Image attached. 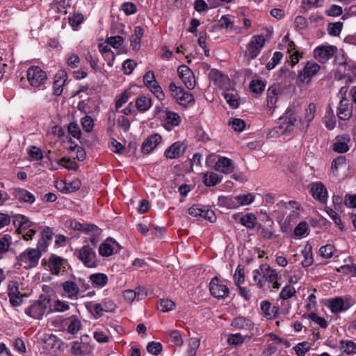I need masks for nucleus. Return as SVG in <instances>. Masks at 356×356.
Listing matches in <instances>:
<instances>
[{
	"label": "nucleus",
	"instance_id": "nucleus-23",
	"mask_svg": "<svg viewBox=\"0 0 356 356\" xmlns=\"http://www.w3.org/2000/svg\"><path fill=\"white\" fill-rule=\"evenodd\" d=\"M56 78L54 82V95L59 96L62 94L63 86L67 80V74L65 72H61L56 75Z\"/></svg>",
	"mask_w": 356,
	"mask_h": 356
},
{
	"label": "nucleus",
	"instance_id": "nucleus-30",
	"mask_svg": "<svg viewBox=\"0 0 356 356\" xmlns=\"http://www.w3.org/2000/svg\"><path fill=\"white\" fill-rule=\"evenodd\" d=\"M151 105V99L145 96H140L136 100V106L140 112H145L147 111L150 108Z\"/></svg>",
	"mask_w": 356,
	"mask_h": 356
},
{
	"label": "nucleus",
	"instance_id": "nucleus-6",
	"mask_svg": "<svg viewBox=\"0 0 356 356\" xmlns=\"http://www.w3.org/2000/svg\"><path fill=\"white\" fill-rule=\"evenodd\" d=\"M79 259L88 268H94L97 266L96 254L93 248L90 245H84L79 252Z\"/></svg>",
	"mask_w": 356,
	"mask_h": 356
},
{
	"label": "nucleus",
	"instance_id": "nucleus-38",
	"mask_svg": "<svg viewBox=\"0 0 356 356\" xmlns=\"http://www.w3.org/2000/svg\"><path fill=\"white\" fill-rule=\"evenodd\" d=\"M152 92L154 94V95L160 100H163L165 97V95L162 90V88L159 85L157 81L154 83L148 85L147 86Z\"/></svg>",
	"mask_w": 356,
	"mask_h": 356
},
{
	"label": "nucleus",
	"instance_id": "nucleus-54",
	"mask_svg": "<svg viewBox=\"0 0 356 356\" xmlns=\"http://www.w3.org/2000/svg\"><path fill=\"white\" fill-rule=\"evenodd\" d=\"M83 129L86 132H90L94 127L93 120L91 117L86 115L81 120Z\"/></svg>",
	"mask_w": 356,
	"mask_h": 356
},
{
	"label": "nucleus",
	"instance_id": "nucleus-24",
	"mask_svg": "<svg viewBox=\"0 0 356 356\" xmlns=\"http://www.w3.org/2000/svg\"><path fill=\"white\" fill-rule=\"evenodd\" d=\"M15 197L20 202L32 204L35 202L34 195L25 189H17L15 191Z\"/></svg>",
	"mask_w": 356,
	"mask_h": 356
},
{
	"label": "nucleus",
	"instance_id": "nucleus-37",
	"mask_svg": "<svg viewBox=\"0 0 356 356\" xmlns=\"http://www.w3.org/2000/svg\"><path fill=\"white\" fill-rule=\"evenodd\" d=\"M223 97L232 108H236L238 106L236 93H234L233 92H226L223 93Z\"/></svg>",
	"mask_w": 356,
	"mask_h": 356
},
{
	"label": "nucleus",
	"instance_id": "nucleus-20",
	"mask_svg": "<svg viewBox=\"0 0 356 356\" xmlns=\"http://www.w3.org/2000/svg\"><path fill=\"white\" fill-rule=\"evenodd\" d=\"M63 289L67 296L70 299H76L79 292V288L77 284L72 281H67L63 284Z\"/></svg>",
	"mask_w": 356,
	"mask_h": 356
},
{
	"label": "nucleus",
	"instance_id": "nucleus-18",
	"mask_svg": "<svg viewBox=\"0 0 356 356\" xmlns=\"http://www.w3.org/2000/svg\"><path fill=\"white\" fill-rule=\"evenodd\" d=\"M13 224L17 227V230L20 234L32 226V222L22 214H17L14 216Z\"/></svg>",
	"mask_w": 356,
	"mask_h": 356
},
{
	"label": "nucleus",
	"instance_id": "nucleus-8",
	"mask_svg": "<svg viewBox=\"0 0 356 356\" xmlns=\"http://www.w3.org/2000/svg\"><path fill=\"white\" fill-rule=\"evenodd\" d=\"M45 264L47 265L49 270L54 275H58L61 272L66 271L67 261L55 254H51Z\"/></svg>",
	"mask_w": 356,
	"mask_h": 356
},
{
	"label": "nucleus",
	"instance_id": "nucleus-10",
	"mask_svg": "<svg viewBox=\"0 0 356 356\" xmlns=\"http://www.w3.org/2000/svg\"><path fill=\"white\" fill-rule=\"evenodd\" d=\"M8 295L10 302L13 307L19 306L22 302L24 296L18 289V284L15 281H10L8 285Z\"/></svg>",
	"mask_w": 356,
	"mask_h": 356
},
{
	"label": "nucleus",
	"instance_id": "nucleus-15",
	"mask_svg": "<svg viewBox=\"0 0 356 356\" xmlns=\"http://www.w3.org/2000/svg\"><path fill=\"white\" fill-rule=\"evenodd\" d=\"M161 136L158 134H154L147 137L142 144L141 151L143 153L148 154L152 152L157 145L161 142Z\"/></svg>",
	"mask_w": 356,
	"mask_h": 356
},
{
	"label": "nucleus",
	"instance_id": "nucleus-33",
	"mask_svg": "<svg viewBox=\"0 0 356 356\" xmlns=\"http://www.w3.org/2000/svg\"><path fill=\"white\" fill-rule=\"evenodd\" d=\"M325 211L329 215V216L332 219V220L334 221V224L337 227H339V228L341 230H343V223L341 222L340 216L337 213L338 211H336L335 209H331V208H330L328 207H325Z\"/></svg>",
	"mask_w": 356,
	"mask_h": 356
},
{
	"label": "nucleus",
	"instance_id": "nucleus-57",
	"mask_svg": "<svg viewBox=\"0 0 356 356\" xmlns=\"http://www.w3.org/2000/svg\"><path fill=\"white\" fill-rule=\"evenodd\" d=\"M203 206L194 204L188 209V213L195 218H200L202 216Z\"/></svg>",
	"mask_w": 356,
	"mask_h": 356
},
{
	"label": "nucleus",
	"instance_id": "nucleus-21",
	"mask_svg": "<svg viewBox=\"0 0 356 356\" xmlns=\"http://www.w3.org/2000/svg\"><path fill=\"white\" fill-rule=\"evenodd\" d=\"M345 99H341L338 108L337 115L341 120H348L352 115V108L349 107L348 102H344Z\"/></svg>",
	"mask_w": 356,
	"mask_h": 356
},
{
	"label": "nucleus",
	"instance_id": "nucleus-1",
	"mask_svg": "<svg viewBox=\"0 0 356 356\" xmlns=\"http://www.w3.org/2000/svg\"><path fill=\"white\" fill-rule=\"evenodd\" d=\"M41 256L38 249L28 248L17 257V264L26 269H31L38 264Z\"/></svg>",
	"mask_w": 356,
	"mask_h": 356
},
{
	"label": "nucleus",
	"instance_id": "nucleus-48",
	"mask_svg": "<svg viewBox=\"0 0 356 356\" xmlns=\"http://www.w3.org/2000/svg\"><path fill=\"white\" fill-rule=\"evenodd\" d=\"M265 84L261 80H252L250 83V89L252 92L259 93L264 90Z\"/></svg>",
	"mask_w": 356,
	"mask_h": 356
},
{
	"label": "nucleus",
	"instance_id": "nucleus-4",
	"mask_svg": "<svg viewBox=\"0 0 356 356\" xmlns=\"http://www.w3.org/2000/svg\"><path fill=\"white\" fill-rule=\"evenodd\" d=\"M155 116L165 122V127L170 130L171 127L177 126L180 122V117L175 113L163 110L157 107L155 111Z\"/></svg>",
	"mask_w": 356,
	"mask_h": 356
},
{
	"label": "nucleus",
	"instance_id": "nucleus-17",
	"mask_svg": "<svg viewBox=\"0 0 356 356\" xmlns=\"http://www.w3.org/2000/svg\"><path fill=\"white\" fill-rule=\"evenodd\" d=\"M254 200V196L251 193L245 195H237L230 199L229 201L232 202V204L227 203L228 207H238L241 205H248L251 204Z\"/></svg>",
	"mask_w": 356,
	"mask_h": 356
},
{
	"label": "nucleus",
	"instance_id": "nucleus-14",
	"mask_svg": "<svg viewBox=\"0 0 356 356\" xmlns=\"http://www.w3.org/2000/svg\"><path fill=\"white\" fill-rule=\"evenodd\" d=\"M186 149L184 143L177 141L172 144L165 151V156L168 159H173L180 157Z\"/></svg>",
	"mask_w": 356,
	"mask_h": 356
},
{
	"label": "nucleus",
	"instance_id": "nucleus-9",
	"mask_svg": "<svg viewBox=\"0 0 356 356\" xmlns=\"http://www.w3.org/2000/svg\"><path fill=\"white\" fill-rule=\"evenodd\" d=\"M320 70V66L312 61L307 62L302 70L300 71L298 76V80L300 83L309 82Z\"/></svg>",
	"mask_w": 356,
	"mask_h": 356
},
{
	"label": "nucleus",
	"instance_id": "nucleus-5",
	"mask_svg": "<svg viewBox=\"0 0 356 356\" xmlns=\"http://www.w3.org/2000/svg\"><path fill=\"white\" fill-rule=\"evenodd\" d=\"M264 44L265 38L262 35L253 36L247 47L245 56H248L249 59H254L260 53Z\"/></svg>",
	"mask_w": 356,
	"mask_h": 356
},
{
	"label": "nucleus",
	"instance_id": "nucleus-19",
	"mask_svg": "<svg viewBox=\"0 0 356 356\" xmlns=\"http://www.w3.org/2000/svg\"><path fill=\"white\" fill-rule=\"evenodd\" d=\"M261 309L263 315L268 319L275 317L279 311L277 307L271 306L270 302L268 300H264L261 302Z\"/></svg>",
	"mask_w": 356,
	"mask_h": 356
},
{
	"label": "nucleus",
	"instance_id": "nucleus-13",
	"mask_svg": "<svg viewBox=\"0 0 356 356\" xmlns=\"http://www.w3.org/2000/svg\"><path fill=\"white\" fill-rule=\"evenodd\" d=\"M260 270L264 282L273 283V288L274 289H277L280 287V284L277 282V274L275 270L270 268L269 265L266 264H261Z\"/></svg>",
	"mask_w": 356,
	"mask_h": 356
},
{
	"label": "nucleus",
	"instance_id": "nucleus-42",
	"mask_svg": "<svg viewBox=\"0 0 356 356\" xmlns=\"http://www.w3.org/2000/svg\"><path fill=\"white\" fill-rule=\"evenodd\" d=\"M65 186L62 191L65 193H72L78 191L81 187V182L79 179H75L70 183H64Z\"/></svg>",
	"mask_w": 356,
	"mask_h": 356
},
{
	"label": "nucleus",
	"instance_id": "nucleus-28",
	"mask_svg": "<svg viewBox=\"0 0 356 356\" xmlns=\"http://www.w3.org/2000/svg\"><path fill=\"white\" fill-rule=\"evenodd\" d=\"M283 119L286 124V129H289L290 127L293 126L294 122L296 121V112L293 107L290 106L287 108L284 116L280 118V120Z\"/></svg>",
	"mask_w": 356,
	"mask_h": 356
},
{
	"label": "nucleus",
	"instance_id": "nucleus-45",
	"mask_svg": "<svg viewBox=\"0 0 356 356\" xmlns=\"http://www.w3.org/2000/svg\"><path fill=\"white\" fill-rule=\"evenodd\" d=\"M180 79H181L182 82L188 90H192L195 88V79L193 72H191L190 76L184 75Z\"/></svg>",
	"mask_w": 356,
	"mask_h": 356
},
{
	"label": "nucleus",
	"instance_id": "nucleus-39",
	"mask_svg": "<svg viewBox=\"0 0 356 356\" xmlns=\"http://www.w3.org/2000/svg\"><path fill=\"white\" fill-rule=\"evenodd\" d=\"M343 27V23L338 22L336 23H329L327 25V32L330 35H339Z\"/></svg>",
	"mask_w": 356,
	"mask_h": 356
},
{
	"label": "nucleus",
	"instance_id": "nucleus-44",
	"mask_svg": "<svg viewBox=\"0 0 356 356\" xmlns=\"http://www.w3.org/2000/svg\"><path fill=\"white\" fill-rule=\"evenodd\" d=\"M283 55L280 51H276L274 53L273 58L270 60L266 64V68L268 70H273L282 60Z\"/></svg>",
	"mask_w": 356,
	"mask_h": 356
},
{
	"label": "nucleus",
	"instance_id": "nucleus-59",
	"mask_svg": "<svg viewBox=\"0 0 356 356\" xmlns=\"http://www.w3.org/2000/svg\"><path fill=\"white\" fill-rule=\"evenodd\" d=\"M308 230V225L306 222H300L294 229V234L298 236H302Z\"/></svg>",
	"mask_w": 356,
	"mask_h": 356
},
{
	"label": "nucleus",
	"instance_id": "nucleus-26",
	"mask_svg": "<svg viewBox=\"0 0 356 356\" xmlns=\"http://www.w3.org/2000/svg\"><path fill=\"white\" fill-rule=\"evenodd\" d=\"M90 280L94 287H103L108 282V277L104 273H94L90 276Z\"/></svg>",
	"mask_w": 356,
	"mask_h": 356
},
{
	"label": "nucleus",
	"instance_id": "nucleus-56",
	"mask_svg": "<svg viewBox=\"0 0 356 356\" xmlns=\"http://www.w3.org/2000/svg\"><path fill=\"white\" fill-rule=\"evenodd\" d=\"M58 163L68 170H76L77 168V164L75 161L65 157L60 159Z\"/></svg>",
	"mask_w": 356,
	"mask_h": 356
},
{
	"label": "nucleus",
	"instance_id": "nucleus-7",
	"mask_svg": "<svg viewBox=\"0 0 356 356\" xmlns=\"http://www.w3.org/2000/svg\"><path fill=\"white\" fill-rule=\"evenodd\" d=\"M209 290L211 294L218 299L225 298L229 294V289L227 285L223 284L217 277L211 280Z\"/></svg>",
	"mask_w": 356,
	"mask_h": 356
},
{
	"label": "nucleus",
	"instance_id": "nucleus-62",
	"mask_svg": "<svg viewBox=\"0 0 356 356\" xmlns=\"http://www.w3.org/2000/svg\"><path fill=\"white\" fill-rule=\"evenodd\" d=\"M54 310L58 312H64L67 311L70 308L69 305L65 301L57 300L54 302Z\"/></svg>",
	"mask_w": 356,
	"mask_h": 356
},
{
	"label": "nucleus",
	"instance_id": "nucleus-3",
	"mask_svg": "<svg viewBox=\"0 0 356 356\" xmlns=\"http://www.w3.org/2000/svg\"><path fill=\"white\" fill-rule=\"evenodd\" d=\"M27 79L32 87L38 88L44 84L47 81V74L38 66L30 67L26 73Z\"/></svg>",
	"mask_w": 356,
	"mask_h": 356
},
{
	"label": "nucleus",
	"instance_id": "nucleus-25",
	"mask_svg": "<svg viewBox=\"0 0 356 356\" xmlns=\"http://www.w3.org/2000/svg\"><path fill=\"white\" fill-rule=\"evenodd\" d=\"M112 243L118 245L112 238H108L105 242L102 243L99 248V253L103 257H109L114 252V248Z\"/></svg>",
	"mask_w": 356,
	"mask_h": 356
},
{
	"label": "nucleus",
	"instance_id": "nucleus-22",
	"mask_svg": "<svg viewBox=\"0 0 356 356\" xmlns=\"http://www.w3.org/2000/svg\"><path fill=\"white\" fill-rule=\"evenodd\" d=\"M280 93L279 86L273 85L270 86L267 90V106L268 108H272L277 100V96Z\"/></svg>",
	"mask_w": 356,
	"mask_h": 356
},
{
	"label": "nucleus",
	"instance_id": "nucleus-2",
	"mask_svg": "<svg viewBox=\"0 0 356 356\" xmlns=\"http://www.w3.org/2000/svg\"><path fill=\"white\" fill-rule=\"evenodd\" d=\"M50 307V299L42 298L33 303L27 309L26 314L33 318L40 319Z\"/></svg>",
	"mask_w": 356,
	"mask_h": 356
},
{
	"label": "nucleus",
	"instance_id": "nucleus-34",
	"mask_svg": "<svg viewBox=\"0 0 356 356\" xmlns=\"http://www.w3.org/2000/svg\"><path fill=\"white\" fill-rule=\"evenodd\" d=\"M240 222L247 228L252 229L256 225L257 218L254 215L248 213L240 218Z\"/></svg>",
	"mask_w": 356,
	"mask_h": 356
},
{
	"label": "nucleus",
	"instance_id": "nucleus-29",
	"mask_svg": "<svg viewBox=\"0 0 356 356\" xmlns=\"http://www.w3.org/2000/svg\"><path fill=\"white\" fill-rule=\"evenodd\" d=\"M222 177L215 172H207L204 175L203 182L207 186H213L220 182Z\"/></svg>",
	"mask_w": 356,
	"mask_h": 356
},
{
	"label": "nucleus",
	"instance_id": "nucleus-60",
	"mask_svg": "<svg viewBox=\"0 0 356 356\" xmlns=\"http://www.w3.org/2000/svg\"><path fill=\"white\" fill-rule=\"evenodd\" d=\"M202 218L209 220L211 222H213L216 220V216L214 212L205 207H203L202 216Z\"/></svg>",
	"mask_w": 356,
	"mask_h": 356
},
{
	"label": "nucleus",
	"instance_id": "nucleus-64",
	"mask_svg": "<svg viewBox=\"0 0 356 356\" xmlns=\"http://www.w3.org/2000/svg\"><path fill=\"white\" fill-rule=\"evenodd\" d=\"M243 341L244 338L241 334H231L227 339V342L232 345L241 344Z\"/></svg>",
	"mask_w": 356,
	"mask_h": 356
},
{
	"label": "nucleus",
	"instance_id": "nucleus-49",
	"mask_svg": "<svg viewBox=\"0 0 356 356\" xmlns=\"http://www.w3.org/2000/svg\"><path fill=\"white\" fill-rule=\"evenodd\" d=\"M295 293V289L291 285H286L281 291L280 293V297L283 300H287L291 298Z\"/></svg>",
	"mask_w": 356,
	"mask_h": 356
},
{
	"label": "nucleus",
	"instance_id": "nucleus-36",
	"mask_svg": "<svg viewBox=\"0 0 356 356\" xmlns=\"http://www.w3.org/2000/svg\"><path fill=\"white\" fill-rule=\"evenodd\" d=\"M330 309L332 312L334 313H338L340 312H342L343 310H346L347 307H344V301L343 300L340 298H335L333 299L331 302L330 305Z\"/></svg>",
	"mask_w": 356,
	"mask_h": 356
},
{
	"label": "nucleus",
	"instance_id": "nucleus-32",
	"mask_svg": "<svg viewBox=\"0 0 356 356\" xmlns=\"http://www.w3.org/2000/svg\"><path fill=\"white\" fill-rule=\"evenodd\" d=\"M312 250V245L309 244H307L304 250L302 251V253L304 257V260L302 261V265L303 267H309L314 262Z\"/></svg>",
	"mask_w": 356,
	"mask_h": 356
},
{
	"label": "nucleus",
	"instance_id": "nucleus-47",
	"mask_svg": "<svg viewBox=\"0 0 356 356\" xmlns=\"http://www.w3.org/2000/svg\"><path fill=\"white\" fill-rule=\"evenodd\" d=\"M160 307L163 312H168L175 308V303L170 299H161L160 300Z\"/></svg>",
	"mask_w": 356,
	"mask_h": 356
},
{
	"label": "nucleus",
	"instance_id": "nucleus-16",
	"mask_svg": "<svg viewBox=\"0 0 356 356\" xmlns=\"http://www.w3.org/2000/svg\"><path fill=\"white\" fill-rule=\"evenodd\" d=\"M215 169L225 174H229L234 170L233 162L226 157H221L216 162Z\"/></svg>",
	"mask_w": 356,
	"mask_h": 356
},
{
	"label": "nucleus",
	"instance_id": "nucleus-52",
	"mask_svg": "<svg viewBox=\"0 0 356 356\" xmlns=\"http://www.w3.org/2000/svg\"><path fill=\"white\" fill-rule=\"evenodd\" d=\"M245 280L244 269L238 266L235 273L234 275V280L236 286H238L241 283L243 282Z\"/></svg>",
	"mask_w": 356,
	"mask_h": 356
},
{
	"label": "nucleus",
	"instance_id": "nucleus-35",
	"mask_svg": "<svg viewBox=\"0 0 356 356\" xmlns=\"http://www.w3.org/2000/svg\"><path fill=\"white\" fill-rule=\"evenodd\" d=\"M340 348L347 355L356 353V344L352 341H341Z\"/></svg>",
	"mask_w": 356,
	"mask_h": 356
},
{
	"label": "nucleus",
	"instance_id": "nucleus-11",
	"mask_svg": "<svg viewBox=\"0 0 356 356\" xmlns=\"http://www.w3.org/2000/svg\"><path fill=\"white\" fill-rule=\"evenodd\" d=\"M310 193L314 198L321 203H325L327 200V191L324 184L321 182L312 183L309 185Z\"/></svg>",
	"mask_w": 356,
	"mask_h": 356
},
{
	"label": "nucleus",
	"instance_id": "nucleus-43",
	"mask_svg": "<svg viewBox=\"0 0 356 356\" xmlns=\"http://www.w3.org/2000/svg\"><path fill=\"white\" fill-rule=\"evenodd\" d=\"M81 323L77 318L73 317L68 325L67 331L72 334H76L81 329Z\"/></svg>",
	"mask_w": 356,
	"mask_h": 356
},
{
	"label": "nucleus",
	"instance_id": "nucleus-27",
	"mask_svg": "<svg viewBox=\"0 0 356 356\" xmlns=\"http://www.w3.org/2000/svg\"><path fill=\"white\" fill-rule=\"evenodd\" d=\"M316 112V105L314 103L309 104L305 111V117L300 119L302 124H306V128L309 127V123L313 120Z\"/></svg>",
	"mask_w": 356,
	"mask_h": 356
},
{
	"label": "nucleus",
	"instance_id": "nucleus-41",
	"mask_svg": "<svg viewBox=\"0 0 356 356\" xmlns=\"http://www.w3.org/2000/svg\"><path fill=\"white\" fill-rule=\"evenodd\" d=\"M200 344V339L191 338L188 341V356H195Z\"/></svg>",
	"mask_w": 356,
	"mask_h": 356
},
{
	"label": "nucleus",
	"instance_id": "nucleus-51",
	"mask_svg": "<svg viewBox=\"0 0 356 356\" xmlns=\"http://www.w3.org/2000/svg\"><path fill=\"white\" fill-rule=\"evenodd\" d=\"M334 250V248L333 245L327 244L326 245L322 246L319 249V252L321 257L323 258H330L333 255Z\"/></svg>",
	"mask_w": 356,
	"mask_h": 356
},
{
	"label": "nucleus",
	"instance_id": "nucleus-55",
	"mask_svg": "<svg viewBox=\"0 0 356 356\" xmlns=\"http://www.w3.org/2000/svg\"><path fill=\"white\" fill-rule=\"evenodd\" d=\"M29 155L33 160L35 161L41 160L43 158L42 150L35 146L31 147L29 151Z\"/></svg>",
	"mask_w": 356,
	"mask_h": 356
},
{
	"label": "nucleus",
	"instance_id": "nucleus-61",
	"mask_svg": "<svg viewBox=\"0 0 356 356\" xmlns=\"http://www.w3.org/2000/svg\"><path fill=\"white\" fill-rule=\"evenodd\" d=\"M122 66L124 70V73L127 74H130L136 66V63L131 59H127L124 61Z\"/></svg>",
	"mask_w": 356,
	"mask_h": 356
},
{
	"label": "nucleus",
	"instance_id": "nucleus-50",
	"mask_svg": "<svg viewBox=\"0 0 356 356\" xmlns=\"http://www.w3.org/2000/svg\"><path fill=\"white\" fill-rule=\"evenodd\" d=\"M346 159L345 156H339L334 159L331 165V170L332 172H337L338 169L343 165H346Z\"/></svg>",
	"mask_w": 356,
	"mask_h": 356
},
{
	"label": "nucleus",
	"instance_id": "nucleus-46",
	"mask_svg": "<svg viewBox=\"0 0 356 356\" xmlns=\"http://www.w3.org/2000/svg\"><path fill=\"white\" fill-rule=\"evenodd\" d=\"M162 345L161 343L152 341L147 346V350L148 353L157 355L162 351Z\"/></svg>",
	"mask_w": 356,
	"mask_h": 356
},
{
	"label": "nucleus",
	"instance_id": "nucleus-63",
	"mask_svg": "<svg viewBox=\"0 0 356 356\" xmlns=\"http://www.w3.org/2000/svg\"><path fill=\"white\" fill-rule=\"evenodd\" d=\"M68 131L74 138H79L81 136L80 128L76 123L72 122L69 124Z\"/></svg>",
	"mask_w": 356,
	"mask_h": 356
},
{
	"label": "nucleus",
	"instance_id": "nucleus-31",
	"mask_svg": "<svg viewBox=\"0 0 356 356\" xmlns=\"http://www.w3.org/2000/svg\"><path fill=\"white\" fill-rule=\"evenodd\" d=\"M180 96L178 97L177 102L181 106L186 107L188 104H193L195 102L194 97L191 92L181 90Z\"/></svg>",
	"mask_w": 356,
	"mask_h": 356
},
{
	"label": "nucleus",
	"instance_id": "nucleus-40",
	"mask_svg": "<svg viewBox=\"0 0 356 356\" xmlns=\"http://www.w3.org/2000/svg\"><path fill=\"white\" fill-rule=\"evenodd\" d=\"M11 243V237L9 235H4L0 238V259L2 258V254L6 252Z\"/></svg>",
	"mask_w": 356,
	"mask_h": 356
},
{
	"label": "nucleus",
	"instance_id": "nucleus-58",
	"mask_svg": "<svg viewBox=\"0 0 356 356\" xmlns=\"http://www.w3.org/2000/svg\"><path fill=\"white\" fill-rule=\"evenodd\" d=\"M309 346L307 342H302L298 343L296 347H294V350L297 355L298 356H305L307 351L309 350Z\"/></svg>",
	"mask_w": 356,
	"mask_h": 356
},
{
	"label": "nucleus",
	"instance_id": "nucleus-12",
	"mask_svg": "<svg viewBox=\"0 0 356 356\" xmlns=\"http://www.w3.org/2000/svg\"><path fill=\"white\" fill-rule=\"evenodd\" d=\"M337 48L333 45L318 47L314 50L315 58L321 63L329 60L337 51Z\"/></svg>",
	"mask_w": 356,
	"mask_h": 356
},
{
	"label": "nucleus",
	"instance_id": "nucleus-53",
	"mask_svg": "<svg viewBox=\"0 0 356 356\" xmlns=\"http://www.w3.org/2000/svg\"><path fill=\"white\" fill-rule=\"evenodd\" d=\"M229 124L232 126L234 131L238 132L243 131L245 127V121L239 118L233 119L232 121L229 122Z\"/></svg>",
	"mask_w": 356,
	"mask_h": 356
}]
</instances>
